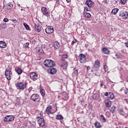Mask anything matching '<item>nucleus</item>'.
Masks as SVG:
<instances>
[{
  "mask_svg": "<svg viewBox=\"0 0 128 128\" xmlns=\"http://www.w3.org/2000/svg\"><path fill=\"white\" fill-rule=\"evenodd\" d=\"M16 72L18 74H22V70L20 68H18L16 70Z\"/></svg>",
  "mask_w": 128,
  "mask_h": 128,
  "instance_id": "cd10ccee",
  "label": "nucleus"
},
{
  "mask_svg": "<svg viewBox=\"0 0 128 128\" xmlns=\"http://www.w3.org/2000/svg\"><path fill=\"white\" fill-rule=\"evenodd\" d=\"M29 45L30 43H28V42H27L24 44V48H26Z\"/></svg>",
  "mask_w": 128,
  "mask_h": 128,
  "instance_id": "58836bf2",
  "label": "nucleus"
},
{
  "mask_svg": "<svg viewBox=\"0 0 128 128\" xmlns=\"http://www.w3.org/2000/svg\"><path fill=\"white\" fill-rule=\"evenodd\" d=\"M30 100H33V102H40V95L36 94H32L30 96Z\"/></svg>",
  "mask_w": 128,
  "mask_h": 128,
  "instance_id": "20e7f679",
  "label": "nucleus"
},
{
  "mask_svg": "<svg viewBox=\"0 0 128 128\" xmlns=\"http://www.w3.org/2000/svg\"><path fill=\"white\" fill-rule=\"evenodd\" d=\"M122 4H126V0H120Z\"/></svg>",
  "mask_w": 128,
  "mask_h": 128,
  "instance_id": "79ce46f5",
  "label": "nucleus"
},
{
  "mask_svg": "<svg viewBox=\"0 0 128 128\" xmlns=\"http://www.w3.org/2000/svg\"><path fill=\"white\" fill-rule=\"evenodd\" d=\"M38 124L40 126H44V120L42 116V113H40V116H38L36 118Z\"/></svg>",
  "mask_w": 128,
  "mask_h": 128,
  "instance_id": "f03ea898",
  "label": "nucleus"
},
{
  "mask_svg": "<svg viewBox=\"0 0 128 128\" xmlns=\"http://www.w3.org/2000/svg\"><path fill=\"white\" fill-rule=\"evenodd\" d=\"M86 70H87V72H88V70H90V66H88Z\"/></svg>",
  "mask_w": 128,
  "mask_h": 128,
  "instance_id": "3c124183",
  "label": "nucleus"
},
{
  "mask_svg": "<svg viewBox=\"0 0 128 128\" xmlns=\"http://www.w3.org/2000/svg\"><path fill=\"white\" fill-rule=\"evenodd\" d=\"M0 48H6V42L0 41Z\"/></svg>",
  "mask_w": 128,
  "mask_h": 128,
  "instance_id": "6ab92c4d",
  "label": "nucleus"
},
{
  "mask_svg": "<svg viewBox=\"0 0 128 128\" xmlns=\"http://www.w3.org/2000/svg\"><path fill=\"white\" fill-rule=\"evenodd\" d=\"M48 74H56V69L54 68H49L47 70Z\"/></svg>",
  "mask_w": 128,
  "mask_h": 128,
  "instance_id": "f8f14e48",
  "label": "nucleus"
},
{
  "mask_svg": "<svg viewBox=\"0 0 128 128\" xmlns=\"http://www.w3.org/2000/svg\"><path fill=\"white\" fill-rule=\"evenodd\" d=\"M52 106H48L46 109V112L48 114H52Z\"/></svg>",
  "mask_w": 128,
  "mask_h": 128,
  "instance_id": "5701e85b",
  "label": "nucleus"
},
{
  "mask_svg": "<svg viewBox=\"0 0 128 128\" xmlns=\"http://www.w3.org/2000/svg\"><path fill=\"white\" fill-rule=\"evenodd\" d=\"M104 94L105 96H108L109 94H108V92H106Z\"/></svg>",
  "mask_w": 128,
  "mask_h": 128,
  "instance_id": "8fccbe9b",
  "label": "nucleus"
},
{
  "mask_svg": "<svg viewBox=\"0 0 128 128\" xmlns=\"http://www.w3.org/2000/svg\"><path fill=\"white\" fill-rule=\"evenodd\" d=\"M5 76L6 78L8 80H10L12 79V71H5Z\"/></svg>",
  "mask_w": 128,
  "mask_h": 128,
  "instance_id": "1a4fd4ad",
  "label": "nucleus"
},
{
  "mask_svg": "<svg viewBox=\"0 0 128 128\" xmlns=\"http://www.w3.org/2000/svg\"><path fill=\"white\" fill-rule=\"evenodd\" d=\"M76 42V40H74L72 42V44H74Z\"/></svg>",
  "mask_w": 128,
  "mask_h": 128,
  "instance_id": "09e8293b",
  "label": "nucleus"
},
{
  "mask_svg": "<svg viewBox=\"0 0 128 128\" xmlns=\"http://www.w3.org/2000/svg\"><path fill=\"white\" fill-rule=\"evenodd\" d=\"M6 70H8V72H12V67L8 66Z\"/></svg>",
  "mask_w": 128,
  "mask_h": 128,
  "instance_id": "c03bdc74",
  "label": "nucleus"
},
{
  "mask_svg": "<svg viewBox=\"0 0 128 128\" xmlns=\"http://www.w3.org/2000/svg\"><path fill=\"white\" fill-rule=\"evenodd\" d=\"M31 126H36V122H32L30 123Z\"/></svg>",
  "mask_w": 128,
  "mask_h": 128,
  "instance_id": "49530a36",
  "label": "nucleus"
},
{
  "mask_svg": "<svg viewBox=\"0 0 128 128\" xmlns=\"http://www.w3.org/2000/svg\"><path fill=\"white\" fill-rule=\"evenodd\" d=\"M110 82H112V83H114V82H112V81H110Z\"/></svg>",
  "mask_w": 128,
  "mask_h": 128,
  "instance_id": "bf43d9fd",
  "label": "nucleus"
},
{
  "mask_svg": "<svg viewBox=\"0 0 128 128\" xmlns=\"http://www.w3.org/2000/svg\"><path fill=\"white\" fill-rule=\"evenodd\" d=\"M54 50H58V48L60 46V43H58V42H54Z\"/></svg>",
  "mask_w": 128,
  "mask_h": 128,
  "instance_id": "412c9836",
  "label": "nucleus"
},
{
  "mask_svg": "<svg viewBox=\"0 0 128 128\" xmlns=\"http://www.w3.org/2000/svg\"><path fill=\"white\" fill-rule=\"evenodd\" d=\"M100 120L102 122H106V120L104 118V116L103 115H100Z\"/></svg>",
  "mask_w": 128,
  "mask_h": 128,
  "instance_id": "b1692460",
  "label": "nucleus"
},
{
  "mask_svg": "<svg viewBox=\"0 0 128 128\" xmlns=\"http://www.w3.org/2000/svg\"><path fill=\"white\" fill-rule=\"evenodd\" d=\"M61 66L62 68L64 67V68H68V64H62Z\"/></svg>",
  "mask_w": 128,
  "mask_h": 128,
  "instance_id": "37998d69",
  "label": "nucleus"
},
{
  "mask_svg": "<svg viewBox=\"0 0 128 128\" xmlns=\"http://www.w3.org/2000/svg\"><path fill=\"white\" fill-rule=\"evenodd\" d=\"M119 16H120L121 18H122L123 20H126L128 18V12L124 10H121Z\"/></svg>",
  "mask_w": 128,
  "mask_h": 128,
  "instance_id": "39448f33",
  "label": "nucleus"
},
{
  "mask_svg": "<svg viewBox=\"0 0 128 128\" xmlns=\"http://www.w3.org/2000/svg\"><path fill=\"white\" fill-rule=\"evenodd\" d=\"M44 64L46 66H47V68H52V66H56L54 62L50 60H45Z\"/></svg>",
  "mask_w": 128,
  "mask_h": 128,
  "instance_id": "f257e3e1",
  "label": "nucleus"
},
{
  "mask_svg": "<svg viewBox=\"0 0 128 128\" xmlns=\"http://www.w3.org/2000/svg\"><path fill=\"white\" fill-rule=\"evenodd\" d=\"M40 94L42 96H46V92L44 91V90H42L40 91Z\"/></svg>",
  "mask_w": 128,
  "mask_h": 128,
  "instance_id": "7c9ffc66",
  "label": "nucleus"
},
{
  "mask_svg": "<svg viewBox=\"0 0 128 128\" xmlns=\"http://www.w3.org/2000/svg\"><path fill=\"white\" fill-rule=\"evenodd\" d=\"M102 50L103 53L105 54H110V50L106 48H104L102 49Z\"/></svg>",
  "mask_w": 128,
  "mask_h": 128,
  "instance_id": "4be33fe9",
  "label": "nucleus"
},
{
  "mask_svg": "<svg viewBox=\"0 0 128 128\" xmlns=\"http://www.w3.org/2000/svg\"><path fill=\"white\" fill-rule=\"evenodd\" d=\"M74 74H78V69L74 68Z\"/></svg>",
  "mask_w": 128,
  "mask_h": 128,
  "instance_id": "a18cd8bd",
  "label": "nucleus"
},
{
  "mask_svg": "<svg viewBox=\"0 0 128 128\" xmlns=\"http://www.w3.org/2000/svg\"><path fill=\"white\" fill-rule=\"evenodd\" d=\"M16 104L20 106V104H24V100L17 98L16 99Z\"/></svg>",
  "mask_w": 128,
  "mask_h": 128,
  "instance_id": "dca6fc26",
  "label": "nucleus"
},
{
  "mask_svg": "<svg viewBox=\"0 0 128 128\" xmlns=\"http://www.w3.org/2000/svg\"><path fill=\"white\" fill-rule=\"evenodd\" d=\"M90 8H88L86 6H85L84 8V12H90Z\"/></svg>",
  "mask_w": 128,
  "mask_h": 128,
  "instance_id": "4c0bfd02",
  "label": "nucleus"
},
{
  "mask_svg": "<svg viewBox=\"0 0 128 128\" xmlns=\"http://www.w3.org/2000/svg\"><path fill=\"white\" fill-rule=\"evenodd\" d=\"M104 86V84H102V82L100 83V87L102 88V86Z\"/></svg>",
  "mask_w": 128,
  "mask_h": 128,
  "instance_id": "864d4df0",
  "label": "nucleus"
},
{
  "mask_svg": "<svg viewBox=\"0 0 128 128\" xmlns=\"http://www.w3.org/2000/svg\"><path fill=\"white\" fill-rule=\"evenodd\" d=\"M108 98H110V100H114V95L112 92H110L108 96Z\"/></svg>",
  "mask_w": 128,
  "mask_h": 128,
  "instance_id": "bb28decb",
  "label": "nucleus"
},
{
  "mask_svg": "<svg viewBox=\"0 0 128 128\" xmlns=\"http://www.w3.org/2000/svg\"><path fill=\"white\" fill-rule=\"evenodd\" d=\"M84 16H86V18H90L92 16V15L90 13H84Z\"/></svg>",
  "mask_w": 128,
  "mask_h": 128,
  "instance_id": "473e14b6",
  "label": "nucleus"
},
{
  "mask_svg": "<svg viewBox=\"0 0 128 128\" xmlns=\"http://www.w3.org/2000/svg\"><path fill=\"white\" fill-rule=\"evenodd\" d=\"M125 128H128V127H126Z\"/></svg>",
  "mask_w": 128,
  "mask_h": 128,
  "instance_id": "052dcab7",
  "label": "nucleus"
},
{
  "mask_svg": "<svg viewBox=\"0 0 128 128\" xmlns=\"http://www.w3.org/2000/svg\"><path fill=\"white\" fill-rule=\"evenodd\" d=\"M68 56L66 54H64L62 56V58H68Z\"/></svg>",
  "mask_w": 128,
  "mask_h": 128,
  "instance_id": "a19ab883",
  "label": "nucleus"
},
{
  "mask_svg": "<svg viewBox=\"0 0 128 128\" xmlns=\"http://www.w3.org/2000/svg\"><path fill=\"white\" fill-rule=\"evenodd\" d=\"M94 125L96 128H102V125H100V123L99 122H96Z\"/></svg>",
  "mask_w": 128,
  "mask_h": 128,
  "instance_id": "c85d7f7f",
  "label": "nucleus"
},
{
  "mask_svg": "<svg viewBox=\"0 0 128 128\" xmlns=\"http://www.w3.org/2000/svg\"><path fill=\"white\" fill-rule=\"evenodd\" d=\"M105 104L107 108H110L112 106V102L110 99L107 98L105 100Z\"/></svg>",
  "mask_w": 128,
  "mask_h": 128,
  "instance_id": "2eb2a0df",
  "label": "nucleus"
},
{
  "mask_svg": "<svg viewBox=\"0 0 128 128\" xmlns=\"http://www.w3.org/2000/svg\"><path fill=\"white\" fill-rule=\"evenodd\" d=\"M62 96L64 97V98H65V100H68V95L66 92H63L62 93Z\"/></svg>",
  "mask_w": 128,
  "mask_h": 128,
  "instance_id": "393cba45",
  "label": "nucleus"
},
{
  "mask_svg": "<svg viewBox=\"0 0 128 128\" xmlns=\"http://www.w3.org/2000/svg\"><path fill=\"white\" fill-rule=\"evenodd\" d=\"M67 2H70V0H66Z\"/></svg>",
  "mask_w": 128,
  "mask_h": 128,
  "instance_id": "4d7b16f0",
  "label": "nucleus"
},
{
  "mask_svg": "<svg viewBox=\"0 0 128 128\" xmlns=\"http://www.w3.org/2000/svg\"><path fill=\"white\" fill-rule=\"evenodd\" d=\"M104 70L105 72H108V66L106 65L104 66Z\"/></svg>",
  "mask_w": 128,
  "mask_h": 128,
  "instance_id": "ea45409f",
  "label": "nucleus"
},
{
  "mask_svg": "<svg viewBox=\"0 0 128 128\" xmlns=\"http://www.w3.org/2000/svg\"><path fill=\"white\" fill-rule=\"evenodd\" d=\"M94 2H92V1L90 0H86L85 2V4H86V6H88V8H92V6H94Z\"/></svg>",
  "mask_w": 128,
  "mask_h": 128,
  "instance_id": "ddd939ff",
  "label": "nucleus"
},
{
  "mask_svg": "<svg viewBox=\"0 0 128 128\" xmlns=\"http://www.w3.org/2000/svg\"><path fill=\"white\" fill-rule=\"evenodd\" d=\"M3 20L4 22H8V19L7 18H4Z\"/></svg>",
  "mask_w": 128,
  "mask_h": 128,
  "instance_id": "de8ad7c7",
  "label": "nucleus"
},
{
  "mask_svg": "<svg viewBox=\"0 0 128 128\" xmlns=\"http://www.w3.org/2000/svg\"><path fill=\"white\" fill-rule=\"evenodd\" d=\"M32 87H30L28 89L26 90L25 91V94H27V96H30V94H32L34 92V91H32Z\"/></svg>",
  "mask_w": 128,
  "mask_h": 128,
  "instance_id": "f3484780",
  "label": "nucleus"
},
{
  "mask_svg": "<svg viewBox=\"0 0 128 128\" xmlns=\"http://www.w3.org/2000/svg\"><path fill=\"white\" fill-rule=\"evenodd\" d=\"M116 56L118 60H124V56L120 54H116Z\"/></svg>",
  "mask_w": 128,
  "mask_h": 128,
  "instance_id": "aec40b11",
  "label": "nucleus"
},
{
  "mask_svg": "<svg viewBox=\"0 0 128 128\" xmlns=\"http://www.w3.org/2000/svg\"><path fill=\"white\" fill-rule=\"evenodd\" d=\"M124 44H125L127 48H128V42H125Z\"/></svg>",
  "mask_w": 128,
  "mask_h": 128,
  "instance_id": "603ef678",
  "label": "nucleus"
},
{
  "mask_svg": "<svg viewBox=\"0 0 128 128\" xmlns=\"http://www.w3.org/2000/svg\"><path fill=\"white\" fill-rule=\"evenodd\" d=\"M88 44H86L85 48H88Z\"/></svg>",
  "mask_w": 128,
  "mask_h": 128,
  "instance_id": "6e6d98bb",
  "label": "nucleus"
},
{
  "mask_svg": "<svg viewBox=\"0 0 128 128\" xmlns=\"http://www.w3.org/2000/svg\"><path fill=\"white\" fill-rule=\"evenodd\" d=\"M4 120V122H12V120H14V118L12 116H6Z\"/></svg>",
  "mask_w": 128,
  "mask_h": 128,
  "instance_id": "9b49d317",
  "label": "nucleus"
},
{
  "mask_svg": "<svg viewBox=\"0 0 128 128\" xmlns=\"http://www.w3.org/2000/svg\"><path fill=\"white\" fill-rule=\"evenodd\" d=\"M30 80H34V82H36V80L38 78V76L36 73L34 72H32L30 73Z\"/></svg>",
  "mask_w": 128,
  "mask_h": 128,
  "instance_id": "0eeeda50",
  "label": "nucleus"
},
{
  "mask_svg": "<svg viewBox=\"0 0 128 128\" xmlns=\"http://www.w3.org/2000/svg\"><path fill=\"white\" fill-rule=\"evenodd\" d=\"M125 94H126V92H125Z\"/></svg>",
  "mask_w": 128,
  "mask_h": 128,
  "instance_id": "680f3d73",
  "label": "nucleus"
},
{
  "mask_svg": "<svg viewBox=\"0 0 128 128\" xmlns=\"http://www.w3.org/2000/svg\"><path fill=\"white\" fill-rule=\"evenodd\" d=\"M93 98H94L95 100H98V98H100V94H94L93 96Z\"/></svg>",
  "mask_w": 128,
  "mask_h": 128,
  "instance_id": "c756f323",
  "label": "nucleus"
},
{
  "mask_svg": "<svg viewBox=\"0 0 128 128\" xmlns=\"http://www.w3.org/2000/svg\"><path fill=\"white\" fill-rule=\"evenodd\" d=\"M24 26L25 27L26 30H30V26H28V24H26V23H24Z\"/></svg>",
  "mask_w": 128,
  "mask_h": 128,
  "instance_id": "f704fd0d",
  "label": "nucleus"
},
{
  "mask_svg": "<svg viewBox=\"0 0 128 128\" xmlns=\"http://www.w3.org/2000/svg\"><path fill=\"white\" fill-rule=\"evenodd\" d=\"M34 26L35 30H36V32H40V30H42L40 26L38 24H34Z\"/></svg>",
  "mask_w": 128,
  "mask_h": 128,
  "instance_id": "a211bd4d",
  "label": "nucleus"
},
{
  "mask_svg": "<svg viewBox=\"0 0 128 128\" xmlns=\"http://www.w3.org/2000/svg\"><path fill=\"white\" fill-rule=\"evenodd\" d=\"M78 60L81 64H85L86 62V55L84 54H80L78 56Z\"/></svg>",
  "mask_w": 128,
  "mask_h": 128,
  "instance_id": "423d86ee",
  "label": "nucleus"
},
{
  "mask_svg": "<svg viewBox=\"0 0 128 128\" xmlns=\"http://www.w3.org/2000/svg\"><path fill=\"white\" fill-rule=\"evenodd\" d=\"M118 8H115L112 10V14H118Z\"/></svg>",
  "mask_w": 128,
  "mask_h": 128,
  "instance_id": "a878e982",
  "label": "nucleus"
},
{
  "mask_svg": "<svg viewBox=\"0 0 128 128\" xmlns=\"http://www.w3.org/2000/svg\"><path fill=\"white\" fill-rule=\"evenodd\" d=\"M100 61L96 60L94 62L92 68L95 70V72H96V70H98V68H100Z\"/></svg>",
  "mask_w": 128,
  "mask_h": 128,
  "instance_id": "6e6552de",
  "label": "nucleus"
},
{
  "mask_svg": "<svg viewBox=\"0 0 128 128\" xmlns=\"http://www.w3.org/2000/svg\"><path fill=\"white\" fill-rule=\"evenodd\" d=\"M27 84H28L24 82H17L16 84V86L18 90H24L26 88Z\"/></svg>",
  "mask_w": 128,
  "mask_h": 128,
  "instance_id": "7ed1b4c3",
  "label": "nucleus"
},
{
  "mask_svg": "<svg viewBox=\"0 0 128 128\" xmlns=\"http://www.w3.org/2000/svg\"><path fill=\"white\" fill-rule=\"evenodd\" d=\"M13 20V22H14V23L18 22V21H16V20Z\"/></svg>",
  "mask_w": 128,
  "mask_h": 128,
  "instance_id": "5fc2aeb1",
  "label": "nucleus"
},
{
  "mask_svg": "<svg viewBox=\"0 0 128 128\" xmlns=\"http://www.w3.org/2000/svg\"><path fill=\"white\" fill-rule=\"evenodd\" d=\"M38 52L39 54H44V50L42 48H40L38 50Z\"/></svg>",
  "mask_w": 128,
  "mask_h": 128,
  "instance_id": "e433bc0d",
  "label": "nucleus"
},
{
  "mask_svg": "<svg viewBox=\"0 0 128 128\" xmlns=\"http://www.w3.org/2000/svg\"><path fill=\"white\" fill-rule=\"evenodd\" d=\"M54 28L52 26H48L46 29V34H52L54 32Z\"/></svg>",
  "mask_w": 128,
  "mask_h": 128,
  "instance_id": "9d476101",
  "label": "nucleus"
},
{
  "mask_svg": "<svg viewBox=\"0 0 128 128\" xmlns=\"http://www.w3.org/2000/svg\"><path fill=\"white\" fill-rule=\"evenodd\" d=\"M14 6L12 4H9L7 5V9L8 10H12V8Z\"/></svg>",
  "mask_w": 128,
  "mask_h": 128,
  "instance_id": "2f4dec72",
  "label": "nucleus"
},
{
  "mask_svg": "<svg viewBox=\"0 0 128 128\" xmlns=\"http://www.w3.org/2000/svg\"><path fill=\"white\" fill-rule=\"evenodd\" d=\"M0 26L2 28H6V24L2 23L0 24Z\"/></svg>",
  "mask_w": 128,
  "mask_h": 128,
  "instance_id": "72a5a7b5",
  "label": "nucleus"
},
{
  "mask_svg": "<svg viewBox=\"0 0 128 128\" xmlns=\"http://www.w3.org/2000/svg\"><path fill=\"white\" fill-rule=\"evenodd\" d=\"M42 11L44 16H48V8H46V7H42Z\"/></svg>",
  "mask_w": 128,
  "mask_h": 128,
  "instance_id": "4468645a",
  "label": "nucleus"
},
{
  "mask_svg": "<svg viewBox=\"0 0 128 128\" xmlns=\"http://www.w3.org/2000/svg\"><path fill=\"white\" fill-rule=\"evenodd\" d=\"M56 119L57 120H63L64 119V117H62V115H58L56 116Z\"/></svg>",
  "mask_w": 128,
  "mask_h": 128,
  "instance_id": "c9c22d12",
  "label": "nucleus"
},
{
  "mask_svg": "<svg viewBox=\"0 0 128 128\" xmlns=\"http://www.w3.org/2000/svg\"><path fill=\"white\" fill-rule=\"evenodd\" d=\"M20 128H25L24 126H22Z\"/></svg>",
  "mask_w": 128,
  "mask_h": 128,
  "instance_id": "13d9d810",
  "label": "nucleus"
}]
</instances>
